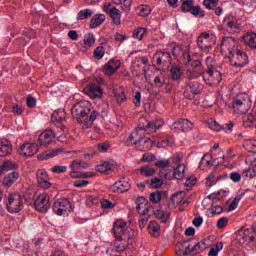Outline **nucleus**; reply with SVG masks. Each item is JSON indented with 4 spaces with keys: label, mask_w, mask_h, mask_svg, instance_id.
Instances as JSON below:
<instances>
[{
    "label": "nucleus",
    "mask_w": 256,
    "mask_h": 256,
    "mask_svg": "<svg viewBox=\"0 0 256 256\" xmlns=\"http://www.w3.org/2000/svg\"><path fill=\"white\" fill-rule=\"evenodd\" d=\"M185 171H187V166H185V164H179L174 169V177H175V179H178L180 181L185 179Z\"/></svg>",
    "instance_id": "35"
},
{
    "label": "nucleus",
    "mask_w": 256,
    "mask_h": 256,
    "mask_svg": "<svg viewBox=\"0 0 256 256\" xmlns=\"http://www.w3.org/2000/svg\"><path fill=\"white\" fill-rule=\"evenodd\" d=\"M217 183V177L215 176V173L212 172L207 178H206V185L207 187H213Z\"/></svg>",
    "instance_id": "57"
},
{
    "label": "nucleus",
    "mask_w": 256,
    "mask_h": 256,
    "mask_svg": "<svg viewBox=\"0 0 256 256\" xmlns=\"http://www.w3.org/2000/svg\"><path fill=\"white\" fill-rule=\"evenodd\" d=\"M24 207L23 196L19 193H13L8 195L6 202V208L9 213H19Z\"/></svg>",
    "instance_id": "6"
},
{
    "label": "nucleus",
    "mask_w": 256,
    "mask_h": 256,
    "mask_svg": "<svg viewBox=\"0 0 256 256\" xmlns=\"http://www.w3.org/2000/svg\"><path fill=\"white\" fill-rule=\"evenodd\" d=\"M162 197L163 196L161 195V192H159V191L152 192L150 194V201L152 203H159V201H161Z\"/></svg>",
    "instance_id": "59"
},
{
    "label": "nucleus",
    "mask_w": 256,
    "mask_h": 256,
    "mask_svg": "<svg viewBox=\"0 0 256 256\" xmlns=\"http://www.w3.org/2000/svg\"><path fill=\"white\" fill-rule=\"evenodd\" d=\"M206 165L207 167L213 166V162L211 161V154H205L200 162V167Z\"/></svg>",
    "instance_id": "54"
},
{
    "label": "nucleus",
    "mask_w": 256,
    "mask_h": 256,
    "mask_svg": "<svg viewBox=\"0 0 256 256\" xmlns=\"http://www.w3.org/2000/svg\"><path fill=\"white\" fill-rule=\"evenodd\" d=\"M182 5H181V11L183 13H190L191 9L193 8V0H180Z\"/></svg>",
    "instance_id": "48"
},
{
    "label": "nucleus",
    "mask_w": 256,
    "mask_h": 256,
    "mask_svg": "<svg viewBox=\"0 0 256 256\" xmlns=\"http://www.w3.org/2000/svg\"><path fill=\"white\" fill-rule=\"evenodd\" d=\"M129 189H131V180L129 178H122L112 186L114 193H127Z\"/></svg>",
    "instance_id": "18"
},
{
    "label": "nucleus",
    "mask_w": 256,
    "mask_h": 256,
    "mask_svg": "<svg viewBox=\"0 0 256 256\" xmlns=\"http://www.w3.org/2000/svg\"><path fill=\"white\" fill-rule=\"evenodd\" d=\"M154 85L156 87H163V85H165V77L162 76V74L157 75L154 78Z\"/></svg>",
    "instance_id": "62"
},
{
    "label": "nucleus",
    "mask_w": 256,
    "mask_h": 256,
    "mask_svg": "<svg viewBox=\"0 0 256 256\" xmlns=\"http://www.w3.org/2000/svg\"><path fill=\"white\" fill-rule=\"evenodd\" d=\"M233 109L241 115H245L251 109V98L247 93H241L236 96L233 102Z\"/></svg>",
    "instance_id": "5"
},
{
    "label": "nucleus",
    "mask_w": 256,
    "mask_h": 256,
    "mask_svg": "<svg viewBox=\"0 0 256 256\" xmlns=\"http://www.w3.org/2000/svg\"><path fill=\"white\" fill-rule=\"evenodd\" d=\"M39 151V144L27 142L24 143L20 149L19 154L23 157H33Z\"/></svg>",
    "instance_id": "16"
},
{
    "label": "nucleus",
    "mask_w": 256,
    "mask_h": 256,
    "mask_svg": "<svg viewBox=\"0 0 256 256\" xmlns=\"http://www.w3.org/2000/svg\"><path fill=\"white\" fill-rule=\"evenodd\" d=\"M240 241L242 240L243 243H251L254 241L253 237V229H245L244 231L239 233Z\"/></svg>",
    "instance_id": "32"
},
{
    "label": "nucleus",
    "mask_w": 256,
    "mask_h": 256,
    "mask_svg": "<svg viewBox=\"0 0 256 256\" xmlns=\"http://www.w3.org/2000/svg\"><path fill=\"white\" fill-rule=\"evenodd\" d=\"M102 83H103V78H98L94 82L90 83L84 89L86 95H88L90 99L101 98L103 95V90L101 89Z\"/></svg>",
    "instance_id": "8"
},
{
    "label": "nucleus",
    "mask_w": 256,
    "mask_h": 256,
    "mask_svg": "<svg viewBox=\"0 0 256 256\" xmlns=\"http://www.w3.org/2000/svg\"><path fill=\"white\" fill-rule=\"evenodd\" d=\"M102 57H105V47L98 46L94 50V58L95 59H101Z\"/></svg>",
    "instance_id": "53"
},
{
    "label": "nucleus",
    "mask_w": 256,
    "mask_h": 256,
    "mask_svg": "<svg viewBox=\"0 0 256 256\" xmlns=\"http://www.w3.org/2000/svg\"><path fill=\"white\" fill-rule=\"evenodd\" d=\"M153 61L159 67L171 63V54L169 52L158 51L153 56Z\"/></svg>",
    "instance_id": "21"
},
{
    "label": "nucleus",
    "mask_w": 256,
    "mask_h": 256,
    "mask_svg": "<svg viewBox=\"0 0 256 256\" xmlns=\"http://www.w3.org/2000/svg\"><path fill=\"white\" fill-rule=\"evenodd\" d=\"M155 167H158L159 169H167L171 165V160L169 159H160L155 162Z\"/></svg>",
    "instance_id": "50"
},
{
    "label": "nucleus",
    "mask_w": 256,
    "mask_h": 256,
    "mask_svg": "<svg viewBox=\"0 0 256 256\" xmlns=\"http://www.w3.org/2000/svg\"><path fill=\"white\" fill-rule=\"evenodd\" d=\"M219 199V192L218 193H212L207 198L203 200V205L205 207H209V205H215V201ZM209 203V205H207Z\"/></svg>",
    "instance_id": "43"
},
{
    "label": "nucleus",
    "mask_w": 256,
    "mask_h": 256,
    "mask_svg": "<svg viewBox=\"0 0 256 256\" xmlns=\"http://www.w3.org/2000/svg\"><path fill=\"white\" fill-rule=\"evenodd\" d=\"M95 35H93L92 33H88L84 36V46H83V51H87L89 49H91V47H93V45H95Z\"/></svg>",
    "instance_id": "31"
},
{
    "label": "nucleus",
    "mask_w": 256,
    "mask_h": 256,
    "mask_svg": "<svg viewBox=\"0 0 256 256\" xmlns=\"http://www.w3.org/2000/svg\"><path fill=\"white\" fill-rule=\"evenodd\" d=\"M19 165L11 162V161H5L0 166V173H5V171H11V169H17Z\"/></svg>",
    "instance_id": "42"
},
{
    "label": "nucleus",
    "mask_w": 256,
    "mask_h": 256,
    "mask_svg": "<svg viewBox=\"0 0 256 256\" xmlns=\"http://www.w3.org/2000/svg\"><path fill=\"white\" fill-rule=\"evenodd\" d=\"M243 177H248L249 179H253L256 177L255 168H247L242 172Z\"/></svg>",
    "instance_id": "60"
},
{
    "label": "nucleus",
    "mask_w": 256,
    "mask_h": 256,
    "mask_svg": "<svg viewBox=\"0 0 256 256\" xmlns=\"http://www.w3.org/2000/svg\"><path fill=\"white\" fill-rule=\"evenodd\" d=\"M230 63L233 65V67H245L247 63H249V57L247 54L239 48L232 54L230 58Z\"/></svg>",
    "instance_id": "13"
},
{
    "label": "nucleus",
    "mask_w": 256,
    "mask_h": 256,
    "mask_svg": "<svg viewBox=\"0 0 256 256\" xmlns=\"http://www.w3.org/2000/svg\"><path fill=\"white\" fill-rule=\"evenodd\" d=\"M201 84L197 81H190L186 87L184 95L186 99H193L195 95H199L201 93Z\"/></svg>",
    "instance_id": "19"
},
{
    "label": "nucleus",
    "mask_w": 256,
    "mask_h": 256,
    "mask_svg": "<svg viewBox=\"0 0 256 256\" xmlns=\"http://www.w3.org/2000/svg\"><path fill=\"white\" fill-rule=\"evenodd\" d=\"M208 126H209L210 129H212V131H222V129H223V125L219 124L215 120H211L208 123Z\"/></svg>",
    "instance_id": "58"
},
{
    "label": "nucleus",
    "mask_w": 256,
    "mask_h": 256,
    "mask_svg": "<svg viewBox=\"0 0 256 256\" xmlns=\"http://www.w3.org/2000/svg\"><path fill=\"white\" fill-rule=\"evenodd\" d=\"M97 117H99V112L97 111H92V113L87 114V119L85 120L84 124H82V129H89V127H91L93 125V121H95V119H97Z\"/></svg>",
    "instance_id": "37"
},
{
    "label": "nucleus",
    "mask_w": 256,
    "mask_h": 256,
    "mask_svg": "<svg viewBox=\"0 0 256 256\" xmlns=\"http://www.w3.org/2000/svg\"><path fill=\"white\" fill-rule=\"evenodd\" d=\"M223 249V242H218L216 243L215 246H212L208 256H218L219 255V251H222Z\"/></svg>",
    "instance_id": "49"
},
{
    "label": "nucleus",
    "mask_w": 256,
    "mask_h": 256,
    "mask_svg": "<svg viewBox=\"0 0 256 256\" xmlns=\"http://www.w3.org/2000/svg\"><path fill=\"white\" fill-rule=\"evenodd\" d=\"M151 147H153V141L144 136L141 138L140 142L136 144L138 151H149Z\"/></svg>",
    "instance_id": "26"
},
{
    "label": "nucleus",
    "mask_w": 256,
    "mask_h": 256,
    "mask_svg": "<svg viewBox=\"0 0 256 256\" xmlns=\"http://www.w3.org/2000/svg\"><path fill=\"white\" fill-rule=\"evenodd\" d=\"M112 231L117 241H120L121 243L116 247V251H125L127 245H129V241H131V236L127 233V222L123 219L116 220Z\"/></svg>",
    "instance_id": "1"
},
{
    "label": "nucleus",
    "mask_w": 256,
    "mask_h": 256,
    "mask_svg": "<svg viewBox=\"0 0 256 256\" xmlns=\"http://www.w3.org/2000/svg\"><path fill=\"white\" fill-rule=\"evenodd\" d=\"M91 112V103L87 100H82L76 103L71 110L72 117L76 119L78 123L85 124L87 121V115Z\"/></svg>",
    "instance_id": "4"
},
{
    "label": "nucleus",
    "mask_w": 256,
    "mask_h": 256,
    "mask_svg": "<svg viewBox=\"0 0 256 256\" xmlns=\"http://www.w3.org/2000/svg\"><path fill=\"white\" fill-rule=\"evenodd\" d=\"M115 97H116V101L117 103H123L126 99L125 97V92H123V89H118L116 92H115Z\"/></svg>",
    "instance_id": "56"
},
{
    "label": "nucleus",
    "mask_w": 256,
    "mask_h": 256,
    "mask_svg": "<svg viewBox=\"0 0 256 256\" xmlns=\"http://www.w3.org/2000/svg\"><path fill=\"white\" fill-rule=\"evenodd\" d=\"M92 15H93V10L91 9L81 10L77 14V21H84L85 19H89V17H91Z\"/></svg>",
    "instance_id": "44"
},
{
    "label": "nucleus",
    "mask_w": 256,
    "mask_h": 256,
    "mask_svg": "<svg viewBox=\"0 0 256 256\" xmlns=\"http://www.w3.org/2000/svg\"><path fill=\"white\" fill-rule=\"evenodd\" d=\"M104 11L110 15L114 25H121V10L108 2L104 4Z\"/></svg>",
    "instance_id": "14"
},
{
    "label": "nucleus",
    "mask_w": 256,
    "mask_h": 256,
    "mask_svg": "<svg viewBox=\"0 0 256 256\" xmlns=\"http://www.w3.org/2000/svg\"><path fill=\"white\" fill-rule=\"evenodd\" d=\"M65 119V110H57L52 113L51 121L52 123H61Z\"/></svg>",
    "instance_id": "40"
},
{
    "label": "nucleus",
    "mask_w": 256,
    "mask_h": 256,
    "mask_svg": "<svg viewBox=\"0 0 256 256\" xmlns=\"http://www.w3.org/2000/svg\"><path fill=\"white\" fill-rule=\"evenodd\" d=\"M170 77H171L172 81H179V79H181V77H183V69H181L177 65H173L170 68Z\"/></svg>",
    "instance_id": "33"
},
{
    "label": "nucleus",
    "mask_w": 256,
    "mask_h": 256,
    "mask_svg": "<svg viewBox=\"0 0 256 256\" xmlns=\"http://www.w3.org/2000/svg\"><path fill=\"white\" fill-rule=\"evenodd\" d=\"M53 211L59 216L71 213V202L67 198L58 199L54 202Z\"/></svg>",
    "instance_id": "12"
},
{
    "label": "nucleus",
    "mask_w": 256,
    "mask_h": 256,
    "mask_svg": "<svg viewBox=\"0 0 256 256\" xmlns=\"http://www.w3.org/2000/svg\"><path fill=\"white\" fill-rule=\"evenodd\" d=\"M195 183H197V179H195V177L188 178L184 184L185 191H191V189L195 187Z\"/></svg>",
    "instance_id": "51"
},
{
    "label": "nucleus",
    "mask_w": 256,
    "mask_h": 256,
    "mask_svg": "<svg viewBox=\"0 0 256 256\" xmlns=\"http://www.w3.org/2000/svg\"><path fill=\"white\" fill-rule=\"evenodd\" d=\"M201 75H203V70L201 69V61L194 60L187 71V77L190 79V81H193L194 79H199Z\"/></svg>",
    "instance_id": "15"
},
{
    "label": "nucleus",
    "mask_w": 256,
    "mask_h": 256,
    "mask_svg": "<svg viewBox=\"0 0 256 256\" xmlns=\"http://www.w3.org/2000/svg\"><path fill=\"white\" fill-rule=\"evenodd\" d=\"M238 49L239 48H237V42L231 37L224 38L220 44L221 54L223 57H228V59H231L234 52Z\"/></svg>",
    "instance_id": "7"
},
{
    "label": "nucleus",
    "mask_w": 256,
    "mask_h": 256,
    "mask_svg": "<svg viewBox=\"0 0 256 256\" xmlns=\"http://www.w3.org/2000/svg\"><path fill=\"white\" fill-rule=\"evenodd\" d=\"M201 247H203V244L201 242H197L195 244H189L186 249L188 253H194L197 255L201 251Z\"/></svg>",
    "instance_id": "47"
},
{
    "label": "nucleus",
    "mask_w": 256,
    "mask_h": 256,
    "mask_svg": "<svg viewBox=\"0 0 256 256\" xmlns=\"http://www.w3.org/2000/svg\"><path fill=\"white\" fill-rule=\"evenodd\" d=\"M105 23V15L97 14L90 20V29H96L99 25Z\"/></svg>",
    "instance_id": "34"
},
{
    "label": "nucleus",
    "mask_w": 256,
    "mask_h": 256,
    "mask_svg": "<svg viewBox=\"0 0 256 256\" xmlns=\"http://www.w3.org/2000/svg\"><path fill=\"white\" fill-rule=\"evenodd\" d=\"M193 129V123L188 119H182V131H191Z\"/></svg>",
    "instance_id": "63"
},
{
    "label": "nucleus",
    "mask_w": 256,
    "mask_h": 256,
    "mask_svg": "<svg viewBox=\"0 0 256 256\" xmlns=\"http://www.w3.org/2000/svg\"><path fill=\"white\" fill-rule=\"evenodd\" d=\"M171 130L176 131V133H180V131H183V120L180 119L174 122L171 126Z\"/></svg>",
    "instance_id": "55"
},
{
    "label": "nucleus",
    "mask_w": 256,
    "mask_h": 256,
    "mask_svg": "<svg viewBox=\"0 0 256 256\" xmlns=\"http://www.w3.org/2000/svg\"><path fill=\"white\" fill-rule=\"evenodd\" d=\"M37 182L43 189H49L51 187V182H49V174L45 170H38L36 173Z\"/></svg>",
    "instance_id": "22"
},
{
    "label": "nucleus",
    "mask_w": 256,
    "mask_h": 256,
    "mask_svg": "<svg viewBox=\"0 0 256 256\" xmlns=\"http://www.w3.org/2000/svg\"><path fill=\"white\" fill-rule=\"evenodd\" d=\"M143 133H147L145 129H143V126H140L136 130L132 131L126 140V145H135V147H137V144L143 137Z\"/></svg>",
    "instance_id": "20"
},
{
    "label": "nucleus",
    "mask_w": 256,
    "mask_h": 256,
    "mask_svg": "<svg viewBox=\"0 0 256 256\" xmlns=\"http://www.w3.org/2000/svg\"><path fill=\"white\" fill-rule=\"evenodd\" d=\"M55 137H59L57 133H55L53 130H45L42 132L38 138L39 147H47Z\"/></svg>",
    "instance_id": "17"
},
{
    "label": "nucleus",
    "mask_w": 256,
    "mask_h": 256,
    "mask_svg": "<svg viewBox=\"0 0 256 256\" xmlns=\"http://www.w3.org/2000/svg\"><path fill=\"white\" fill-rule=\"evenodd\" d=\"M243 125L244 127H256V118L252 114H247L243 117Z\"/></svg>",
    "instance_id": "41"
},
{
    "label": "nucleus",
    "mask_w": 256,
    "mask_h": 256,
    "mask_svg": "<svg viewBox=\"0 0 256 256\" xmlns=\"http://www.w3.org/2000/svg\"><path fill=\"white\" fill-rule=\"evenodd\" d=\"M151 209V205L145 197L140 196L136 199V211L141 215V218L139 219L140 229H145V225H147L149 217L153 215Z\"/></svg>",
    "instance_id": "3"
},
{
    "label": "nucleus",
    "mask_w": 256,
    "mask_h": 256,
    "mask_svg": "<svg viewBox=\"0 0 256 256\" xmlns=\"http://www.w3.org/2000/svg\"><path fill=\"white\" fill-rule=\"evenodd\" d=\"M13 152V145L7 139H0V157H7Z\"/></svg>",
    "instance_id": "24"
},
{
    "label": "nucleus",
    "mask_w": 256,
    "mask_h": 256,
    "mask_svg": "<svg viewBox=\"0 0 256 256\" xmlns=\"http://www.w3.org/2000/svg\"><path fill=\"white\" fill-rule=\"evenodd\" d=\"M62 152H63V149L61 148L49 150V151L43 152L42 154H39L38 159H41V160L53 159V157H57V155Z\"/></svg>",
    "instance_id": "30"
},
{
    "label": "nucleus",
    "mask_w": 256,
    "mask_h": 256,
    "mask_svg": "<svg viewBox=\"0 0 256 256\" xmlns=\"http://www.w3.org/2000/svg\"><path fill=\"white\" fill-rule=\"evenodd\" d=\"M70 168L72 169L70 172V177H72V179H88L95 177V173L93 172H81L79 160H73L70 164Z\"/></svg>",
    "instance_id": "9"
},
{
    "label": "nucleus",
    "mask_w": 256,
    "mask_h": 256,
    "mask_svg": "<svg viewBox=\"0 0 256 256\" xmlns=\"http://www.w3.org/2000/svg\"><path fill=\"white\" fill-rule=\"evenodd\" d=\"M151 213L152 215H155L156 219H159L161 223H167V220L170 217L169 212H165L161 209L154 210L151 206Z\"/></svg>",
    "instance_id": "29"
},
{
    "label": "nucleus",
    "mask_w": 256,
    "mask_h": 256,
    "mask_svg": "<svg viewBox=\"0 0 256 256\" xmlns=\"http://www.w3.org/2000/svg\"><path fill=\"white\" fill-rule=\"evenodd\" d=\"M51 198L49 197V194L42 193L39 194L37 199L34 202V205L37 209V211H40V213H47L49 209H51Z\"/></svg>",
    "instance_id": "11"
},
{
    "label": "nucleus",
    "mask_w": 256,
    "mask_h": 256,
    "mask_svg": "<svg viewBox=\"0 0 256 256\" xmlns=\"http://www.w3.org/2000/svg\"><path fill=\"white\" fill-rule=\"evenodd\" d=\"M148 233L152 237H159L161 235V226L156 221H150L148 224Z\"/></svg>",
    "instance_id": "28"
},
{
    "label": "nucleus",
    "mask_w": 256,
    "mask_h": 256,
    "mask_svg": "<svg viewBox=\"0 0 256 256\" xmlns=\"http://www.w3.org/2000/svg\"><path fill=\"white\" fill-rule=\"evenodd\" d=\"M132 37L133 39H137L138 41H143V39L147 37V28H136L133 31Z\"/></svg>",
    "instance_id": "39"
},
{
    "label": "nucleus",
    "mask_w": 256,
    "mask_h": 256,
    "mask_svg": "<svg viewBox=\"0 0 256 256\" xmlns=\"http://www.w3.org/2000/svg\"><path fill=\"white\" fill-rule=\"evenodd\" d=\"M121 67V62L119 60L111 59L105 66H104V73L111 77L113 73H116L117 70Z\"/></svg>",
    "instance_id": "23"
},
{
    "label": "nucleus",
    "mask_w": 256,
    "mask_h": 256,
    "mask_svg": "<svg viewBox=\"0 0 256 256\" xmlns=\"http://www.w3.org/2000/svg\"><path fill=\"white\" fill-rule=\"evenodd\" d=\"M243 41L245 45H248L251 49H256V34L253 32H248L243 36Z\"/></svg>",
    "instance_id": "27"
},
{
    "label": "nucleus",
    "mask_w": 256,
    "mask_h": 256,
    "mask_svg": "<svg viewBox=\"0 0 256 256\" xmlns=\"http://www.w3.org/2000/svg\"><path fill=\"white\" fill-rule=\"evenodd\" d=\"M120 5L123 13L129 15L131 12V6L133 5V0H120Z\"/></svg>",
    "instance_id": "45"
},
{
    "label": "nucleus",
    "mask_w": 256,
    "mask_h": 256,
    "mask_svg": "<svg viewBox=\"0 0 256 256\" xmlns=\"http://www.w3.org/2000/svg\"><path fill=\"white\" fill-rule=\"evenodd\" d=\"M51 171L52 173H57V174L65 173L67 171V166L56 165L52 167Z\"/></svg>",
    "instance_id": "64"
},
{
    "label": "nucleus",
    "mask_w": 256,
    "mask_h": 256,
    "mask_svg": "<svg viewBox=\"0 0 256 256\" xmlns=\"http://www.w3.org/2000/svg\"><path fill=\"white\" fill-rule=\"evenodd\" d=\"M203 3L206 9H214L219 5V0H204Z\"/></svg>",
    "instance_id": "61"
},
{
    "label": "nucleus",
    "mask_w": 256,
    "mask_h": 256,
    "mask_svg": "<svg viewBox=\"0 0 256 256\" xmlns=\"http://www.w3.org/2000/svg\"><path fill=\"white\" fill-rule=\"evenodd\" d=\"M17 179H19V172L13 171L4 178L3 183L6 185V187H11V185H13Z\"/></svg>",
    "instance_id": "36"
},
{
    "label": "nucleus",
    "mask_w": 256,
    "mask_h": 256,
    "mask_svg": "<svg viewBox=\"0 0 256 256\" xmlns=\"http://www.w3.org/2000/svg\"><path fill=\"white\" fill-rule=\"evenodd\" d=\"M100 204L102 209H115V203L111 202V200L103 198Z\"/></svg>",
    "instance_id": "52"
},
{
    "label": "nucleus",
    "mask_w": 256,
    "mask_h": 256,
    "mask_svg": "<svg viewBox=\"0 0 256 256\" xmlns=\"http://www.w3.org/2000/svg\"><path fill=\"white\" fill-rule=\"evenodd\" d=\"M96 170L99 171V173H108V171H113V164L104 162L96 166Z\"/></svg>",
    "instance_id": "46"
},
{
    "label": "nucleus",
    "mask_w": 256,
    "mask_h": 256,
    "mask_svg": "<svg viewBox=\"0 0 256 256\" xmlns=\"http://www.w3.org/2000/svg\"><path fill=\"white\" fill-rule=\"evenodd\" d=\"M164 122L162 119H156L154 121L148 122L146 126H143V129L146 133H155L157 129H161L163 127Z\"/></svg>",
    "instance_id": "25"
},
{
    "label": "nucleus",
    "mask_w": 256,
    "mask_h": 256,
    "mask_svg": "<svg viewBox=\"0 0 256 256\" xmlns=\"http://www.w3.org/2000/svg\"><path fill=\"white\" fill-rule=\"evenodd\" d=\"M207 70L202 74L206 85H219L221 83V72L217 69L215 58L208 56L206 58Z\"/></svg>",
    "instance_id": "2"
},
{
    "label": "nucleus",
    "mask_w": 256,
    "mask_h": 256,
    "mask_svg": "<svg viewBox=\"0 0 256 256\" xmlns=\"http://www.w3.org/2000/svg\"><path fill=\"white\" fill-rule=\"evenodd\" d=\"M140 175L143 177H153V175L156 173L155 168L150 165H144L139 168Z\"/></svg>",
    "instance_id": "38"
},
{
    "label": "nucleus",
    "mask_w": 256,
    "mask_h": 256,
    "mask_svg": "<svg viewBox=\"0 0 256 256\" xmlns=\"http://www.w3.org/2000/svg\"><path fill=\"white\" fill-rule=\"evenodd\" d=\"M217 41V38L213 34H209L207 32H203L197 40L198 47L202 50L205 51L207 49H211L213 45H215Z\"/></svg>",
    "instance_id": "10"
}]
</instances>
